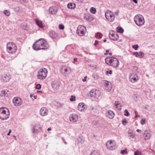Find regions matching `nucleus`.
I'll use <instances>...</instances> for the list:
<instances>
[{
  "instance_id": "obj_15",
  "label": "nucleus",
  "mask_w": 155,
  "mask_h": 155,
  "mask_svg": "<svg viewBox=\"0 0 155 155\" xmlns=\"http://www.w3.org/2000/svg\"><path fill=\"white\" fill-rule=\"evenodd\" d=\"M13 102L15 106H18L21 104L22 101L19 97H15L13 100Z\"/></svg>"
},
{
  "instance_id": "obj_60",
  "label": "nucleus",
  "mask_w": 155,
  "mask_h": 155,
  "mask_svg": "<svg viewBox=\"0 0 155 155\" xmlns=\"http://www.w3.org/2000/svg\"><path fill=\"white\" fill-rule=\"evenodd\" d=\"M134 70H136V71H137V69H138V68H137L136 67H134Z\"/></svg>"
},
{
  "instance_id": "obj_19",
  "label": "nucleus",
  "mask_w": 155,
  "mask_h": 155,
  "mask_svg": "<svg viewBox=\"0 0 155 155\" xmlns=\"http://www.w3.org/2000/svg\"><path fill=\"white\" fill-rule=\"evenodd\" d=\"M106 115L109 119H112L114 116V113L111 110H108L106 113Z\"/></svg>"
},
{
  "instance_id": "obj_25",
  "label": "nucleus",
  "mask_w": 155,
  "mask_h": 155,
  "mask_svg": "<svg viewBox=\"0 0 155 155\" xmlns=\"http://www.w3.org/2000/svg\"><path fill=\"white\" fill-rule=\"evenodd\" d=\"M49 13L52 14H55L57 12V8L54 6L51 7L49 9Z\"/></svg>"
},
{
  "instance_id": "obj_36",
  "label": "nucleus",
  "mask_w": 155,
  "mask_h": 155,
  "mask_svg": "<svg viewBox=\"0 0 155 155\" xmlns=\"http://www.w3.org/2000/svg\"><path fill=\"white\" fill-rule=\"evenodd\" d=\"M92 77L93 78L94 80H96L99 78V76L97 74H93L92 76Z\"/></svg>"
},
{
  "instance_id": "obj_61",
  "label": "nucleus",
  "mask_w": 155,
  "mask_h": 155,
  "mask_svg": "<svg viewBox=\"0 0 155 155\" xmlns=\"http://www.w3.org/2000/svg\"><path fill=\"white\" fill-rule=\"evenodd\" d=\"M133 1L136 3H137V0H133Z\"/></svg>"
},
{
  "instance_id": "obj_31",
  "label": "nucleus",
  "mask_w": 155,
  "mask_h": 155,
  "mask_svg": "<svg viewBox=\"0 0 155 155\" xmlns=\"http://www.w3.org/2000/svg\"><path fill=\"white\" fill-rule=\"evenodd\" d=\"M117 31L118 32L120 33H122L123 32L124 30L121 27H117Z\"/></svg>"
},
{
  "instance_id": "obj_30",
  "label": "nucleus",
  "mask_w": 155,
  "mask_h": 155,
  "mask_svg": "<svg viewBox=\"0 0 155 155\" xmlns=\"http://www.w3.org/2000/svg\"><path fill=\"white\" fill-rule=\"evenodd\" d=\"M69 68H67L66 67H63L61 69V71L62 73L65 74L68 71Z\"/></svg>"
},
{
  "instance_id": "obj_14",
  "label": "nucleus",
  "mask_w": 155,
  "mask_h": 155,
  "mask_svg": "<svg viewBox=\"0 0 155 155\" xmlns=\"http://www.w3.org/2000/svg\"><path fill=\"white\" fill-rule=\"evenodd\" d=\"M11 76L8 74H5L3 75L1 78L2 82L5 83L8 82L11 78Z\"/></svg>"
},
{
  "instance_id": "obj_48",
  "label": "nucleus",
  "mask_w": 155,
  "mask_h": 155,
  "mask_svg": "<svg viewBox=\"0 0 155 155\" xmlns=\"http://www.w3.org/2000/svg\"><path fill=\"white\" fill-rule=\"evenodd\" d=\"M90 155H100V154L98 152H93L91 153Z\"/></svg>"
},
{
  "instance_id": "obj_13",
  "label": "nucleus",
  "mask_w": 155,
  "mask_h": 155,
  "mask_svg": "<svg viewBox=\"0 0 155 155\" xmlns=\"http://www.w3.org/2000/svg\"><path fill=\"white\" fill-rule=\"evenodd\" d=\"M102 83L103 84L105 90L108 91L111 90L112 87L110 82L106 80H104L103 81Z\"/></svg>"
},
{
  "instance_id": "obj_46",
  "label": "nucleus",
  "mask_w": 155,
  "mask_h": 155,
  "mask_svg": "<svg viewBox=\"0 0 155 155\" xmlns=\"http://www.w3.org/2000/svg\"><path fill=\"white\" fill-rule=\"evenodd\" d=\"M134 155H142L141 153L138 151H136L134 152Z\"/></svg>"
},
{
  "instance_id": "obj_62",
  "label": "nucleus",
  "mask_w": 155,
  "mask_h": 155,
  "mask_svg": "<svg viewBox=\"0 0 155 155\" xmlns=\"http://www.w3.org/2000/svg\"><path fill=\"white\" fill-rule=\"evenodd\" d=\"M51 130V128H48V129H47V130L48 131H49V130Z\"/></svg>"
},
{
  "instance_id": "obj_5",
  "label": "nucleus",
  "mask_w": 155,
  "mask_h": 155,
  "mask_svg": "<svg viewBox=\"0 0 155 155\" xmlns=\"http://www.w3.org/2000/svg\"><path fill=\"white\" fill-rule=\"evenodd\" d=\"M134 20L136 24L139 26H142L144 24V18L141 15L139 14L136 15L134 18Z\"/></svg>"
},
{
  "instance_id": "obj_49",
  "label": "nucleus",
  "mask_w": 155,
  "mask_h": 155,
  "mask_svg": "<svg viewBox=\"0 0 155 155\" xmlns=\"http://www.w3.org/2000/svg\"><path fill=\"white\" fill-rule=\"evenodd\" d=\"M135 118H137L138 117H139V116L137 114L138 113L136 110H135Z\"/></svg>"
},
{
  "instance_id": "obj_64",
  "label": "nucleus",
  "mask_w": 155,
  "mask_h": 155,
  "mask_svg": "<svg viewBox=\"0 0 155 155\" xmlns=\"http://www.w3.org/2000/svg\"><path fill=\"white\" fill-rule=\"evenodd\" d=\"M33 94H30V96L31 98H32V97H33Z\"/></svg>"
},
{
  "instance_id": "obj_32",
  "label": "nucleus",
  "mask_w": 155,
  "mask_h": 155,
  "mask_svg": "<svg viewBox=\"0 0 155 155\" xmlns=\"http://www.w3.org/2000/svg\"><path fill=\"white\" fill-rule=\"evenodd\" d=\"M128 134L130 137L133 138H134L135 135L132 131L129 130L128 132Z\"/></svg>"
},
{
  "instance_id": "obj_59",
  "label": "nucleus",
  "mask_w": 155,
  "mask_h": 155,
  "mask_svg": "<svg viewBox=\"0 0 155 155\" xmlns=\"http://www.w3.org/2000/svg\"><path fill=\"white\" fill-rule=\"evenodd\" d=\"M65 144H67V143L65 141V140L64 138H62Z\"/></svg>"
},
{
  "instance_id": "obj_39",
  "label": "nucleus",
  "mask_w": 155,
  "mask_h": 155,
  "mask_svg": "<svg viewBox=\"0 0 155 155\" xmlns=\"http://www.w3.org/2000/svg\"><path fill=\"white\" fill-rule=\"evenodd\" d=\"M127 149H125L124 150H121V153L123 155H124L125 154H126L127 153Z\"/></svg>"
},
{
  "instance_id": "obj_22",
  "label": "nucleus",
  "mask_w": 155,
  "mask_h": 155,
  "mask_svg": "<svg viewBox=\"0 0 155 155\" xmlns=\"http://www.w3.org/2000/svg\"><path fill=\"white\" fill-rule=\"evenodd\" d=\"M151 135V132L149 130L145 131L143 134V137L146 140L149 139Z\"/></svg>"
},
{
  "instance_id": "obj_37",
  "label": "nucleus",
  "mask_w": 155,
  "mask_h": 155,
  "mask_svg": "<svg viewBox=\"0 0 155 155\" xmlns=\"http://www.w3.org/2000/svg\"><path fill=\"white\" fill-rule=\"evenodd\" d=\"M124 113V115L125 116H128L130 115V114L128 112V110L127 109L125 110Z\"/></svg>"
},
{
  "instance_id": "obj_44",
  "label": "nucleus",
  "mask_w": 155,
  "mask_h": 155,
  "mask_svg": "<svg viewBox=\"0 0 155 155\" xmlns=\"http://www.w3.org/2000/svg\"><path fill=\"white\" fill-rule=\"evenodd\" d=\"M127 123V121L126 119H124L122 120V123L124 125H125Z\"/></svg>"
},
{
  "instance_id": "obj_9",
  "label": "nucleus",
  "mask_w": 155,
  "mask_h": 155,
  "mask_svg": "<svg viewBox=\"0 0 155 155\" xmlns=\"http://www.w3.org/2000/svg\"><path fill=\"white\" fill-rule=\"evenodd\" d=\"M107 148L109 150H114L116 148V143L114 140H109L106 143Z\"/></svg>"
},
{
  "instance_id": "obj_17",
  "label": "nucleus",
  "mask_w": 155,
  "mask_h": 155,
  "mask_svg": "<svg viewBox=\"0 0 155 155\" xmlns=\"http://www.w3.org/2000/svg\"><path fill=\"white\" fill-rule=\"evenodd\" d=\"M109 37L110 39L114 41H116L119 38L118 35L116 33L114 32L110 33L109 35Z\"/></svg>"
},
{
  "instance_id": "obj_63",
  "label": "nucleus",
  "mask_w": 155,
  "mask_h": 155,
  "mask_svg": "<svg viewBox=\"0 0 155 155\" xmlns=\"http://www.w3.org/2000/svg\"><path fill=\"white\" fill-rule=\"evenodd\" d=\"M11 131H12V130L11 129H10L9 130V132H8V133H11Z\"/></svg>"
},
{
  "instance_id": "obj_12",
  "label": "nucleus",
  "mask_w": 155,
  "mask_h": 155,
  "mask_svg": "<svg viewBox=\"0 0 155 155\" xmlns=\"http://www.w3.org/2000/svg\"><path fill=\"white\" fill-rule=\"evenodd\" d=\"M41 128L39 124H35L33 126L32 132L35 134H38L41 131Z\"/></svg>"
},
{
  "instance_id": "obj_23",
  "label": "nucleus",
  "mask_w": 155,
  "mask_h": 155,
  "mask_svg": "<svg viewBox=\"0 0 155 155\" xmlns=\"http://www.w3.org/2000/svg\"><path fill=\"white\" fill-rule=\"evenodd\" d=\"M84 18L87 21H91L93 20V18L88 14H85L84 15Z\"/></svg>"
},
{
  "instance_id": "obj_29",
  "label": "nucleus",
  "mask_w": 155,
  "mask_h": 155,
  "mask_svg": "<svg viewBox=\"0 0 155 155\" xmlns=\"http://www.w3.org/2000/svg\"><path fill=\"white\" fill-rule=\"evenodd\" d=\"M8 92L7 90H2L0 93V95L2 97L7 96Z\"/></svg>"
},
{
  "instance_id": "obj_6",
  "label": "nucleus",
  "mask_w": 155,
  "mask_h": 155,
  "mask_svg": "<svg viewBox=\"0 0 155 155\" xmlns=\"http://www.w3.org/2000/svg\"><path fill=\"white\" fill-rule=\"evenodd\" d=\"M48 71L45 68L40 69L37 74V78L40 80L44 79L47 76Z\"/></svg>"
},
{
  "instance_id": "obj_55",
  "label": "nucleus",
  "mask_w": 155,
  "mask_h": 155,
  "mask_svg": "<svg viewBox=\"0 0 155 155\" xmlns=\"http://www.w3.org/2000/svg\"><path fill=\"white\" fill-rule=\"evenodd\" d=\"M77 61V58H74V59L73 63H75V62Z\"/></svg>"
},
{
  "instance_id": "obj_27",
  "label": "nucleus",
  "mask_w": 155,
  "mask_h": 155,
  "mask_svg": "<svg viewBox=\"0 0 155 155\" xmlns=\"http://www.w3.org/2000/svg\"><path fill=\"white\" fill-rule=\"evenodd\" d=\"M35 21L37 25L40 28H42L44 27V25L42 24V21L38 19H35Z\"/></svg>"
},
{
  "instance_id": "obj_7",
  "label": "nucleus",
  "mask_w": 155,
  "mask_h": 155,
  "mask_svg": "<svg viewBox=\"0 0 155 155\" xmlns=\"http://www.w3.org/2000/svg\"><path fill=\"white\" fill-rule=\"evenodd\" d=\"M105 15L106 19L110 22H113L115 18L113 13L110 10L106 11L105 13Z\"/></svg>"
},
{
  "instance_id": "obj_54",
  "label": "nucleus",
  "mask_w": 155,
  "mask_h": 155,
  "mask_svg": "<svg viewBox=\"0 0 155 155\" xmlns=\"http://www.w3.org/2000/svg\"><path fill=\"white\" fill-rule=\"evenodd\" d=\"M109 52V50H107L106 51V52L104 53V54H105V55H107V54H108V52Z\"/></svg>"
},
{
  "instance_id": "obj_33",
  "label": "nucleus",
  "mask_w": 155,
  "mask_h": 155,
  "mask_svg": "<svg viewBox=\"0 0 155 155\" xmlns=\"http://www.w3.org/2000/svg\"><path fill=\"white\" fill-rule=\"evenodd\" d=\"M4 14L6 16H9L10 14V11L8 10H5L3 12Z\"/></svg>"
},
{
  "instance_id": "obj_41",
  "label": "nucleus",
  "mask_w": 155,
  "mask_h": 155,
  "mask_svg": "<svg viewBox=\"0 0 155 155\" xmlns=\"http://www.w3.org/2000/svg\"><path fill=\"white\" fill-rule=\"evenodd\" d=\"M140 123L142 125L145 124L146 123V120L145 119H142L140 121Z\"/></svg>"
},
{
  "instance_id": "obj_42",
  "label": "nucleus",
  "mask_w": 155,
  "mask_h": 155,
  "mask_svg": "<svg viewBox=\"0 0 155 155\" xmlns=\"http://www.w3.org/2000/svg\"><path fill=\"white\" fill-rule=\"evenodd\" d=\"M132 48L135 50H137L138 48V45H133L132 46Z\"/></svg>"
},
{
  "instance_id": "obj_8",
  "label": "nucleus",
  "mask_w": 155,
  "mask_h": 155,
  "mask_svg": "<svg viewBox=\"0 0 155 155\" xmlns=\"http://www.w3.org/2000/svg\"><path fill=\"white\" fill-rule=\"evenodd\" d=\"M129 79L130 82L134 83L137 81L139 79V77L137 74L132 72L129 75Z\"/></svg>"
},
{
  "instance_id": "obj_2",
  "label": "nucleus",
  "mask_w": 155,
  "mask_h": 155,
  "mask_svg": "<svg viewBox=\"0 0 155 155\" xmlns=\"http://www.w3.org/2000/svg\"><path fill=\"white\" fill-rule=\"evenodd\" d=\"M106 64L112 66L113 68H116L118 67L119 62L118 60L115 57H107L105 59Z\"/></svg>"
},
{
  "instance_id": "obj_20",
  "label": "nucleus",
  "mask_w": 155,
  "mask_h": 155,
  "mask_svg": "<svg viewBox=\"0 0 155 155\" xmlns=\"http://www.w3.org/2000/svg\"><path fill=\"white\" fill-rule=\"evenodd\" d=\"M51 86L54 90H58L59 88V83L57 81H53L51 84Z\"/></svg>"
},
{
  "instance_id": "obj_21",
  "label": "nucleus",
  "mask_w": 155,
  "mask_h": 155,
  "mask_svg": "<svg viewBox=\"0 0 155 155\" xmlns=\"http://www.w3.org/2000/svg\"><path fill=\"white\" fill-rule=\"evenodd\" d=\"M70 118L71 121L76 122L78 120V116L75 114H73Z\"/></svg>"
},
{
  "instance_id": "obj_4",
  "label": "nucleus",
  "mask_w": 155,
  "mask_h": 155,
  "mask_svg": "<svg viewBox=\"0 0 155 155\" xmlns=\"http://www.w3.org/2000/svg\"><path fill=\"white\" fill-rule=\"evenodd\" d=\"M6 48L8 53L13 54L16 52L17 47L15 43L12 42H9L7 44Z\"/></svg>"
},
{
  "instance_id": "obj_57",
  "label": "nucleus",
  "mask_w": 155,
  "mask_h": 155,
  "mask_svg": "<svg viewBox=\"0 0 155 155\" xmlns=\"http://www.w3.org/2000/svg\"><path fill=\"white\" fill-rule=\"evenodd\" d=\"M137 131L139 132H141V130L139 129H137Z\"/></svg>"
},
{
  "instance_id": "obj_38",
  "label": "nucleus",
  "mask_w": 155,
  "mask_h": 155,
  "mask_svg": "<svg viewBox=\"0 0 155 155\" xmlns=\"http://www.w3.org/2000/svg\"><path fill=\"white\" fill-rule=\"evenodd\" d=\"M103 36V35L102 34H101L99 32H97L96 34V36L97 37H99V38L101 39L102 38Z\"/></svg>"
},
{
  "instance_id": "obj_34",
  "label": "nucleus",
  "mask_w": 155,
  "mask_h": 155,
  "mask_svg": "<svg viewBox=\"0 0 155 155\" xmlns=\"http://www.w3.org/2000/svg\"><path fill=\"white\" fill-rule=\"evenodd\" d=\"M90 11L91 13L94 14L96 13V9L94 7H91L90 9Z\"/></svg>"
},
{
  "instance_id": "obj_24",
  "label": "nucleus",
  "mask_w": 155,
  "mask_h": 155,
  "mask_svg": "<svg viewBox=\"0 0 155 155\" xmlns=\"http://www.w3.org/2000/svg\"><path fill=\"white\" fill-rule=\"evenodd\" d=\"M133 54L135 55L136 57L140 58H143L144 56V53L142 52H134Z\"/></svg>"
},
{
  "instance_id": "obj_10",
  "label": "nucleus",
  "mask_w": 155,
  "mask_h": 155,
  "mask_svg": "<svg viewBox=\"0 0 155 155\" xmlns=\"http://www.w3.org/2000/svg\"><path fill=\"white\" fill-rule=\"evenodd\" d=\"M86 31L85 26L82 25H79L77 28V33L79 35L83 36L85 35Z\"/></svg>"
},
{
  "instance_id": "obj_47",
  "label": "nucleus",
  "mask_w": 155,
  "mask_h": 155,
  "mask_svg": "<svg viewBox=\"0 0 155 155\" xmlns=\"http://www.w3.org/2000/svg\"><path fill=\"white\" fill-rule=\"evenodd\" d=\"M112 73V71L111 70L107 71L106 72V74L107 75H108L109 74H111Z\"/></svg>"
},
{
  "instance_id": "obj_56",
  "label": "nucleus",
  "mask_w": 155,
  "mask_h": 155,
  "mask_svg": "<svg viewBox=\"0 0 155 155\" xmlns=\"http://www.w3.org/2000/svg\"><path fill=\"white\" fill-rule=\"evenodd\" d=\"M34 99H33V98H32V100H34V99H37V96H34Z\"/></svg>"
},
{
  "instance_id": "obj_26",
  "label": "nucleus",
  "mask_w": 155,
  "mask_h": 155,
  "mask_svg": "<svg viewBox=\"0 0 155 155\" xmlns=\"http://www.w3.org/2000/svg\"><path fill=\"white\" fill-rule=\"evenodd\" d=\"M50 36L52 38H55L57 37V34L54 31H51L49 33Z\"/></svg>"
},
{
  "instance_id": "obj_58",
  "label": "nucleus",
  "mask_w": 155,
  "mask_h": 155,
  "mask_svg": "<svg viewBox=\"0 0 155 155\" xmlns=\"http://www.w3.org/2000/svg\"><path fill=\"white\" fill-rule=\"evenodd\" d=\"M39 92L41 94H42V92L41 91H37V93H38Z\"/></svg>"
},
{
  "instance_id": "obj_52",
  "label": "nucleus",
  "mask_w": 155,
  "mask_h": 155,
  "mask_svg": "<svg viewBox=\"0 0 155 155\" xmlns=\"http://www.w3.org/2000/svg\"><path fill=\"white\" fill-rule=\"evenodd\" d=\"M87 78V76H85L84 78L83 79H82V81H83V82H85L86 81V79Z\"/></svg>"
},
{
  "instance_id": "obj_53",
  "label": "nucleus",
  "mask_w": 155,
  "mask_h": 155,
  "mask_svg": "<svg viewBox=\"0 0 155 155\" xmlns=\"http://www.w3.org/2000/svg\"><path fill=\"white\" fill-rule=\"evenodd\" d=\"M119 12V11L118 10L117 11L115 12V14L116 15H118V13Z\"/></svg>"
},
{
  "instance_id": "obj_45",
  "label": "nucleus",
  "mask_w": 155,
  "mask_h": 155,
  "mask_svg": "<svg viewBox=\"0 0 155 155\" xmlns=\"http://www.w3.org/2000/svg\"><path fill=\"white\" fill-rule=\"evenodd\" d=\"M27 0H16V1L18 2H20L21 3H23L27 2Z\"/></svg>"
},
{
  "instance_id": "obj_1",
  "label": "nucleus",
  "mask_w": 155,
  "mask_h": 155,
  "mask_svg": "<svg viewBox=\"0 0 155 155\" xmlns=\"http://www.w3.org/2000/svg\"><path fill=\"white\" fill-rule=\"evenodd\" d=\"M48 45L47 41L41 39L37 41L33 45L32 47L35 50L45 49L48 47Z\"/></svg>"
},
{
  "instance_id": "obj_35",
  "label": "nucleus",
  "mask_w": 155,
  "mask_h": 155,
  "mask_svg": "<svg viewBox=\"0 0 155 155\" xmlns=\"http://www.w3.org/2000/svg\"><path fill=\"white\" fill-rule=\"evenodd\" d=\"M76 97L74 96L71 95V98H70V100L71 101H74L76 100Z\"/></svg>"
},
{
  "instance_id": "obj_11",
  "label": "nucleus",
  "mask_w": 155,
  "mask_h": 155,
  "mask_svg": "<svg viewBox=\"0 0 155 155\" xmlns=\"http://www.w3.org/2000/svg\"><path fill=\"white\" fill-rule=\"evenodd\" d=\"M100 95V92L97 89H92L89 92V95L91 97H94L98 99Z\"/></svg>"
},
{
  "instance_id": "obj_28",
  "label": "nucleus",
  "mask_w": 155,
  "mask_h": 155,
  "mask_svg": "<svg viewBox=\"0 0 155 155\" xmlns=\"http://www.w3.org/2000/svg\"><path fill=\"white\" fill-rule=\"evenodd\" d=\"M76 7L75 4L73 3H70L68 4V7L71 9H74Z\"/></svg>"
},
{
  "instance_id": "obj_43",
  "label": "nucleus",
  "mask_w": 155,
  "mask_h": 155,
  "mask_svg": "<svg viewBox=\"0 0 155 155\" xmlns=\"http://www.w3.org/2000/svg\"><path fill=\"white\" fill-rule=\"evenodd\" d=\"M59 28L60 29L63 30L64 28V26L62 24H60L59 25Z\"/></svg>"
},
{
  "instance_id": "obj_18",
  "label": "nucleus",
  "mask_w": 155,
  "mask_h": 155,
  "mask_svg": "<svg viewBox=\"0 0 155 155\" xmlns=\"http://www.w3.org/2000/svg\"><path fill=\"white\" fill-rule=\"evenodd\" d=\"M48 113V110L45 107H42L39 110V114L41 116H44L47 115Z\"/></svg>"
},
{
  "instance_id": "obj_40",
  "label": "nucleus",
  "mask_w": 155,
  "mask_h": 155,
  "mask_svg": "<svg viewBox=\"0 0 155 155\" xmlns=\"http://www.w3.org/2000/svg\"><path fill=\"white\" fill-rule=\"evenodd\" d=\"M41 85L39 84H36L35 86V88L36 89L39 90L41 89Z\"/></svg>"
},
{
  "instance_id": "obj_16",
  "label": "nucleus",
  "mask_w": 155,
  "mask_h": 155,
  "mask_svg": "<svg viewBox=\"0 0 155 155\" xmlns=\"http://www.w3.org/2000/svg\"><path fill=\"white\" fill-rule=\"evenodd\" d=\"M78 110L81 111H84L87 109V106L84 103H80L78 104Z\"/></svg>"
},
{
  "instance_id": "obj_51",
  "label": "nucleus",
  "mask_w": 155,
  "mask_h": 155,
  "mask_svg": "<svg viewBox=\"0 0 155 155\" xmlns=\"http://www.w3.org/2000/svg\"><path fill=\"white\" fill-rule=\"evenodd\" d=\"M98 42L99 41H98L96 40L95 41V43L94 44V45H97L98 44Z\"/></svg>"
},
{
  "instance_id": "obj_50",
  "label": "nucleus",
  "mask_w": 155,
  "mask_h": 155,
  "mask_svg": "<svg viewBox=\"0 0 155 155\" xmlns=\"http://www.w3.org/2000/svg\"><path fill=\"white\" fill-rule=\"evenodd\" d=\"M119 104L118 103V101H115V105L117 108V106L119 105Z\"/></svg>"
},
{
  "instance_id": "obj_3",
  "label": "nucleus",
  "mask_w": 155,
  "mask_h": 155,
  "mask_svg": "<svg viewBox=\"0 0 155 155\" xmlns=\"http://www.w3.org/2000/svg\"><path fill=\"white\" fill-rule=\"evenodd\" d=\"M10 112L7 108L1 107L0 108V119L2 120H7L9 118Z\"/></svg>"
}]
</instances>
